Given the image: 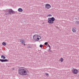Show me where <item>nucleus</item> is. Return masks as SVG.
<instances>
[{"label":"nucleus","mask_w":79,"mask_h":79,"mask_svg":"<svg viewBox=\"0 0 79 79\" xmlns=\"http://www.w3.org/2000/svg\"><path fill=\"white\" fill-rule=\"evenodd\" d=\"M2 45H4V46H5V45H6V43L5 42H3L2 43Z\"/></svg>","instance_id":"13"},{"label":"nucleus","mask_w":79,"mask_h":79,"mask_svg":"<svg viewBox=\"0 0 79 79\" xmlns=\"http://www.w3.org/2000/svg\"><path fill=\"white\" fill-rule=\"evenodd\" d=\"M20 42L21 43H22V44H25V42H24V40L21 39L20 40Z\"/></svg>","instance_id":"9"},{"label":"nucleus","mask_w":79,"mask_h":79,"mask_svg":"<svg viewBox=\"0 0 79 79\" xmlns=\"http://www.w3.org/2000/svg\"><path fill=\"white\" fill-rule=\"evenodd\" d=\"M55 18L54 17H52L51 18H48V23L50 24H53V21H55Z\"/></svg>","instance_id":"3"},{"label":"nucleus","mask_w":79,"mask_h":79,"mask_svg":"<svg viewBox=\"0 0 79 79\" xmlns=\"http://www.w3.org/2000/svg\"><path fill=\"white\" fill-rule=\"evenodd\" d=\"M27 71L24 67H20L18 69V74L21 76H26Z\"/></svg>","instance_id":"1"},{"label":"nucleus","mask_w":79,"mask_h":79,"mask_svg":"<svg viewBox=\"0 0 79 79\" xmlns=\"http://www.w3.org/2000/svg\"><path fill=\"white\" fill-rule=\"evenodd\" d=\"M72 71V73H73V74H76L77 73H78V70H77L76 69H73Z\"/></svg>","instance_id":"5"},{"label":"nucleus","mask_w":79,"mask_h":79,"mask_svg":"<svg viewBox=\"0 0 79 79\" xmlns=\"http://www.w3.org/2000/svg\"><path fill=\"white\" fill-rule=\"evenodd\" d=\"M13 69V70H15V69L13 68V69Z\"/></svg>","instance_id":"21"},{"label":"nucleus","mask_w":79,"mask_h":79,"mask_svg":"<svg viewBox=\"0 0 79 79\" xmlns=\"http://www.w3.org/2000/svg\"><path fill=\"white\" fill-rule=\"evenodd\" d=\"M47 46H48V47H49V48H50H50H51V47H50V45H49V44H48V45H47Z\"/></svg>","instance_id":"17"},{"label":"nucleus","mask_w":79,"mask_h":79,"mask_svg":"<svg viewBox=\"0 0 79 79\" xmlns=\"http://www.w3.org/2000/svg\"><path fill=\"white\" fill-rule=\"evenodd\" d=\"M72 31H73V32H76V30H75V28H73L72 29Z\"/></svg>","instance_id":"12"},{"label":"nucleus","mask_w":79,"mask_h":79,"mask_svg":"<svg viewBox=\"0 0 79 79\" xmlns=\"http://www.w3.org/2000/svg\"><path fill=\"white\" fill-rule=\"evenodd\" d=\"M45 7L47 8V9H49V8H50L51 6H50V5L47 4L45 5Z\"/></svg>","instance_id":"6"},{"label":"nucleus","mask_w":79,"mask_h":79,"mask_svg":"<svg viewBox=\"0 0 79 79\" xmlns=\"http://www.w3.org/2000/svg\"><path fill=\"white\" fill-rule=\"evenodd\" d=\"M52 16V15H49L47 16V17H48V16Z\"/></svg>","instance_id":"20"},{"label":"nucleus","mask_w":79,"mask_h":79,"mask_svg":"<svg viewBox=\"0 0 79 79\" xmlns=\"http://www.w3.org/2000/svg\"><path fill=\"white\" fill-rule=\"evenodd\" d=\"M6 13V15H7V14H10V15H13L15 13V12L13 11V10L11 9H7L5 11Z\"/></svg>","instance_id":"2"},{"label":"nucleus","mask_w":79,"mask_h":79,"mask_svg":"<svg viewBox=\"0 0 79 79\" xmlns=\"http://www.w3.org/2000/svg\"><path fill=\"white\" fill-rule=\"evenodd\" d=\"M25 45H26V44H24V46H25Z\"/></svg>","instance_id":"22"},{"label":"nucleus","mask_w":79,"mask_h":79,"mask_svg":"<svg viewBox=\"0 0 79 79\" xmlns=\"http://www.w3.org/2000/svg\"><path fill=\"white\" fill-rule=\"evenodd\" d=\"M40 47H41V48H42V47H43V45L41 44L40 45Z\"/></svg>","instance_id":"18"},{"label":"nucleus","mask_w":79,"mask_h":79,"mask_svg":"<svg viewBox=\"0 0 79 79\" xmlns=\"http://www.w3.org/2000/svg\"><path fill=\"white\" fill-rule=\"evenodd\" d=\"M0 61L1 62H6L8 61V60L7 59H0Z\"/></svg>","instance_id":"7"},{"label":"nucleus","mask_w":79,"mask_h":79,"mask_svg":"<svg viewBox=\"0 0 79 79\" xmlns=\"http://www.w3.org/2000/svg\"><path fill=\"white\" fill-rule=\"evenodd\" d=\"M63 58H61L60 60V61H61V62H63Z\"/></svg>","instance_id":"14"},{"label":"nucleus","mask_w":79,"mask_h":79,"mask_svg":"<svg viewBox=\"0 0 79 79\" xmlns=\"http://www.w3.org/2000/svg\"><path fill=\"white\" fill-rule=\"evenodd\" d=\"M33 39L35 40H36L37 41L39 40V39H40L41 37L40 35H35L33 36Z\"/></svg>","instance_id":"4"},{"label":"nucleus","mask_w":79,"mask_h":79,"mask_svg":"<svg viewBox=\"0 0 79 79\" xmlns=\"http://www.w3.org/2000/svg\"><path fill=\"white\" fill-rule=\"evenodd\" d=\"M44 45H46V46H47L48 44V42H46L45 43H44Z\"/></svg>","instance_id":"15"},{"label":"nucleus","mask_w":79,"mask_h":79,"mask_svg":"<svg viewBox=\"0 0 79 79\" xmlns=\"http://www.w3.org/2000/svg\"><path fill=\"white\" fill-rule=\"evenodd\" d=\"M27 48H31V47H32V46H31V44H27Z\"/></svg>","instance_id":"10"},{"label":"nucleus","mask_w":79,"mask_h":79,"mask_svg":"<svg viewBox=\"0 0 79 79\" xmlns=\"http://www.w3.org/2000/svg\"><path fill=\"white\" fill-rule=\"evenodd\" d=\"M45 74L46 76H49L48 74L47 73H46Z\"/></svg>","instance_id":"19"},{"label":"nucleus","mask_w":79,"mask_h":79,"mask_svg":"<svg viewBox=\"0 0 79 79\" xmlns=\"http://www.w3.org/2000/svg\"><path fill=\"white\" fill-rule=\"evenodd\" d=\"M18 11L19 12H23V10L21 8H19L18 9Z\"/></svg>","instance_id":"8"},{"label":"nucleus","mask_w":79,"mask_h":79,"mask_svg":"<svg viewBox=\"0 0 79 79\" xmlns=\"http://www.w3.org/2000/svg\"><path fill=\"white\" fill-rule=\"evenodd\" d=\"M76 24H79V21H77L76 22Z\"/></svg>","instance_id":"16"},{"label":"nucleus","mask_w":79,"mask_h":79,"mask_svg":"<svg viewBox=\"0 0 79 79\" xmlns=\"http://www.w3.org/2000/svg\"><path fill=\"white\" fill-rule=\"evenodd\" d=\"M1 58L2 59H5L6 58V57L5 56H3V55L1 56Z\"/></svg>","instance_id":"11"}]
</instances>
